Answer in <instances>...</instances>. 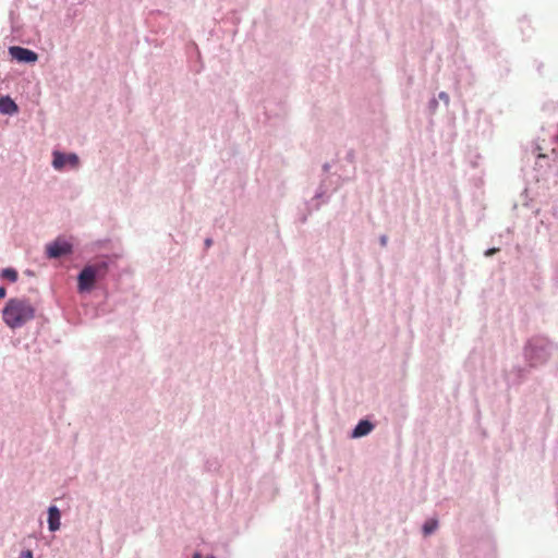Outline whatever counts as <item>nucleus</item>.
Listing matches in <instances>:
<instances>
[{"mask_svg":"<svg viewBox=\"0 0 558 558\" xmlns=\"http://www.w3.org/2000/svg\"><path fill=\"white\" fill-rule=\"evenodd\" d=\"M35 315L36 307L29 300L23 298L10 299L2 310V319L11 329L23 327L33 320Z\"/></svg>","mask_w":558,"mask_h":558,"instance_id":"obj_1","label":"nucleus"},{"mask_svg":"<svg viewBox=\"0 0 558 558\" xmlns=\"http://www.w3.org/2000/svg\"><path fill=\"white\" fill-rule=\"evenodd\" d=\"M46 251L49 258H58L70 254L72 252V245L65 240L57 239L56 241L47 244Z\"/></svg>","mask_w":558,"mask_h":558,"instance_id":"obj_2","label":"nucleus"},{"mask_svg":"<svg viewBox=\"0 0 558 558\" xmlns=\"http://www.w3.org/2000/svg\"><path fill=\"white\" fill-rule=\"evenodd\" d=\"M80 163L78 157L75 154H62L59 151L53 153V160L52 166L57 170H61L66 165L71 166L72 168H77Z\"/></svg>","mask_w":558,"mask_h":558,"instance_id":"obj_3","label":"nucleus"},{"mask_svg":"<svg viewBox=\"0 0 558 558\" xmlns=\"http://www.w3.org/2000/svg\"><path fill=\"white\" fill-rule=\"evenodd\" d=\"M9 52L11 57L19 62L34 63L38 60V54L36 52L23 47H10Z\"/></svg>","mask_w":558,"mask_h":558,"instance_id":"obj_4","label":"nucleus"},{"mask_svg":"<svg viewBox=\"0 0 558 558\" xmlns=\"http://www.w3.org/2000/svg\"><path fill=\"white\" fill-rule=\"evenodd\" d=\"M98 277L95 275V269L86 266L78 275V290L89 291Z\"/></svg>","mask_w":558,"mask_h":558,"instance_id":"obj_5","label":"nucleus"},{"mask_svg":"<svg viewBox=\"0 0 558 558\" xmlns=\"http://www.w3.org/2000/svg\"><path fill=\"white\" fill-rule=\"evenodd\" d=\"M373 428H374V425L369 421L362 420L359 422V424L353 429L352 437L360 438V437L366 436L367 434H369L373 430Z\"/></svg>","mask_w":558,"mask_h":558,"instance_id":"obj_6","label":"nucleus"},{"mask_svg":"<svg viewBox=\"0 0 558 558\" xmlns=\"http://www.w3.org/2000/svg\"><path fill=\"white\" fill-rule=\"evenodd\" d=\"M60 511L56 506H51L48 510L49 530L54 532L60 529Z\"/></svg>","mask_w":558,"mask_h":558,"instance_id":"obj_7","label":"nucleus"},{"mask_svg":"<svg viewBox=\"0 0 558 558\" xmlns=\"http://www.w3.org/2000/svg\"><path fill=\"white\" fill-rule=\"evenodd\" d=\"M19 110L16 104L10 97L0 98V112L4 114H13Z\"/></svg>","mask_w":558,"mask_h":558,"instance_id":"obj_8","label":"nucleus"},{"mask_svg":"<svg viewBox=\"0 0 558 558\" xmlns=\"http://www.w3.org/2000/svg\"><path fill=\"white\" fill-rule=\"evenodd\" d=\"M88 267L95 269V275L98 278L104 277L107 274V270H108V264L106 262H100V263H97L95 265H89Z\"/></svg>","mask_w":558,"mask_h":558,"instance_id":"obj_9","label":"nucleus"},{"mask_svg":"<svg viewBox=\"0 0 558 558\" xmlns=\"http://www.w3.org/2000/svg\"><path fill=\"white\" fill-rule=\"evenodd\" d=\"M1 277L11 282H15L17 280V271L13 268H5L2 270Z\"/></svg>","mask_w":558,"mask_h":558,"instance_id":"obj_10","label":"nucleus"},{"mask_svg":"<svg viewBox=\"0 0 558 558\" xmlns=\"http://www.w3.org/2000/svg\"><path fill=\"white\" fill-rule=\"evenodd\" d=\"M437 521L436 520H429L427 521L424 526H423V531H424V534L425 535H428L430 533H433L436 529H437Z\"/></svg>","mask_w":558,"mask_h":558,"instance_id":"obj_11","label":"nucleus"},{"mask_svg":"<svg viewBox=\"0 0 558 558\" xmlns=\"http://www.w3.org/2000/svg\"><path fill=\"white\" fill-rule=\"evenodd\" d=\"M19 558H33V553L29 549L24 550L21 553Z\"/></svg>","mask_w":558,"mask_h":558,"instance_id":"obj_12","label":"nucleus"},{"mask_svg":"<svg viewBox=\"0 0 558 558\" xmlns=\"http://www.w3.org/2000/svg\"><path fill=\"white\" fill-rule=\"evenodd\" d=\"M497 251H498V248H490V250L486 251L485 255H486V256H492V255H493V254H495Z\"/></svg>","mask_w":558,"mask_h":558,"instance_id":"obj_13","label":"nucleus"},{"mask_svg":"<svg viewBox=\"0 0 558 558\" xmlns=\"http://www.w3.org/2000/svg\"><path fill=\"white\" fill-rule=\"evenodd\" d=\"M7 294V290L4 287H0V299H3Z\"/></svg>","mask_w":558,"mask_h":558,"instance_id":"obj_14","label":"nucleus"},{"mask_svg":"<svg viewBox=\"0 0 558 558\" xmlns=\"http://www.w3.org/2000/svg\"><path fill=\"white\" fill-rule=\"evenodd\" d=\"M537 150H538V154H537L538 158H545L546 157V155L542 153V148L539 146L537 147Z\"/></svg>","mask_w":558,"mask_h":558,"instance_id":"obj_15","label":"nucleus"},{"mask_svg":"<svg viewBox=\"0 0 558 558\" xmlns=\"http://www.w3.org/2000/svg\"><path fill=\"white\" fill-rule=\"evenodd\" d=\"M380 241H381V244H383V245H385V244H386V242H387V238H386V236H381V240H380Z\"/></svg>","mask_w":558,"mask_h":558,"instance_id":"obj_16","label":"nucleus"},{"mask_svg":"<svg viewBox=\"0 0 558 558\" xmlns=\"http://www.w3.org/2000/svg\"><path fill=\"white\" fill-rule=\"evenodd\" d=\"M439 97H440V98H445L446 100L448 99V96H447L445 93H441V94L439 95Z\"/></svg>","mask_w":558,"mask_h":558,"instance_id":"obj_17","label":"nucleus"},{"mask_svg":"<svg viewBox=\"0 0 558 558\" xmlns=\"http://www.w3.org/2000/svg\"><path fill=\"white\" fill-rule=\"evenodd\" d=\"M211 244V240L210 239H207L206 240V245L209 246Z\"/></svg>","mask_w":558,"mask_h":558,"instance_id":"obj_18","label":"nucleus"},{"mask_svg":"<svg viewBox=\"0 0 558 558\" xmlns=\"http://www.w3.org/2000/svg\"><path fill=\"white\" fill-rule=\"evenodd\" d=\"M194 558H201V554L196 553V554L194 555Z\"/></svg>","mask_w":558,"mask_h":558,"instance_id":"obj_19","label":"nucleus"},{"mask_svg":"<svg viewBox=\"0 0 558 558\" xmlns=\"http://www.w3.org/2000/svg\"><path fill=\"white\" fill-rule=\"evenodd\" d=\"M210 558H214V557H210Z\"/></svg>","mask_w":558,"mask_h":558,"instance_id":"obj_20","label":"nucleus"}]
</instances>
